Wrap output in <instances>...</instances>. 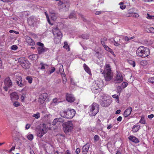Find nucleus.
Here are the masks:
<instances>
[{
	"label": "nucleus",
	"instance_id": "5fc2aeb1",
	"mask_svg": "<svg viewBox=\"0 0 154 154\" xmlns=\"http://www.w3.org/2000/svg\"><path fill=\"white\" fill-rule=\"evenodd\" d=\"M25 95L24 94H23L21 97V101L22 102H23L24 101V99H25Z\"/></svg>",
	"mask_w": 154,
	"mask_h": 154
},
{
	"label": "nucleus",
	"instance_id": "72a5a7b5",
	"mask_svg": "<svg viewBox=\"0 0 154 154\" xmlns=\"http://www.w3.org/2000/svg\"><path fill=\"white\" fill-rule=\"evenodd\" d=\"M26 79L28 81V82L31 84L32 82V79L31 76H27L26 77Z\"/></svg>",
	"mask_w": 154,
	"mask_h": 154
},
{
	"label": "nucleus",
	"instance_id": "c756f323",
	"mask_svg": "<svg viewBox=\"0 0 154 154\" xmlns=\"http://www.w3.org/2000/svg\"><path fill=\"white\" fill-rule=\"evenodd\" d=\"M64 44L63 48L67 50L68 51H70V48L67 42H65L64 43Z\"/></svg>",
	"mask_w": 154,
	"mask_h": 154
},
{
	"label": "nucleus",
	"instance_id": "8fccbe9b",
	"mask_svg": "<svg viewBox=\"0 0 154 154\" xmlns=\"http://www.w3.org/2000/svg\"><path fill=\"white\" fill-rule=\"evenodd\" d=\"M94 141H96L99 140V137L97 135H95L94 137Z\"/></svg>",
	"mask_w": 154,
	"mask_h": 154
},
{
	"label": "nucleus",
	"instance_id": "9b49d317",
	"mask_svg": "<svg viewBox=\"0 0 154 154\" xmlns=\"http://www.w3.org/2000/svg\"><path fill=\"white\" fill-rule=\"evenodd\" d=\"M20 65L22 67L26 69H29L30 66V64L28 60H24V59L20 60Z\"/></svg>",
	"mask_w": 154,
	"mask_h": 154
},
{
	"label": "nucleus",
	"instance_id": "09e8293b",
	"mask_svg": "<svg viewBox=\"0 0 154 154\" xmlns=\"http://www.w3.org/2000/svg\"><path fill=\"white\" fill-rule=\"evenodd\" d=\"M140 64L144 66L146 65L147 63L146 60H143L140 62Z\"/></svg>",
	"mask_w": 154,
	"mask_h": 154
},
{
	"label": "nucleus",
	"instance_id": "e2e57ef3",
	"mask_svg": "<svg viewBox=\"0 0 154 154\" xmlns=\"http://www.w3.org/2000/svg\"><path fill=\"white\" fill-rule=\"evenodd\" d=\"M80 151V149L79 148H77L76 149V150L75 152L76 153L78 154L79 153Z\"/></svg>",
	"mask_w": 154,
	"mask_h": 154
},
{
	"label": "nucleus",
	"instance_id": "a18cd8bd",
	"mask_svg": "<svg viewBox=\"0 0 154 154\" xmlns=\"http://www.w3.org/2000/svg\"><path fill=\"white\" fill-rule=\"evenodd\" d=\"M14 102L13 103V105L15 107H17L20 106V103L17 101H14Z\"/></svg>",
	"mask_w": 154,
	"mask_h": 154
},
{
	"label": "nucleus",
	"instance_id": "2f4dec72",
	"mask_svg": "<svg viewBox=\"0 0 154 154\" xmlns=\"http://www.w3.org/2000/svg\"><path fill=\"white\" fill-rule=\"evenodd\" d=\"M112 97L114 99H116V102L118 103H119V97L118 95L117 94H114L112 95Z\"/></svg>",
	"mask_w": 154,
	"mask_h": 154
},
{
	"label": "nucleus",
	"instance_id": "bb28decb",
	"mask_svg": "<svg viewBox=\"0 0 154 154\" xmlns=\"http://www.w3.org/2000/svg\"><path fill=\"white\" fill-rule=\"evenodd\" d=\"M103 47L106 50L110 52L111 54L114 55V56H115V54L112 50L109 48L108 46L105 45L103 46Z\"/></svg>",
	"mask_w": 154,
	"mask_h": 154
},
{
	"label": "nucleus",
	"instance_id": "7ed1b4c3",
	"mask_svg": "<svg viewBox=\"0 0 154 154\" xmlns=\"http://www.w3.org/2000/svg\"><path fill=\"white\" fill-rule=\"evenodd\" d=\"M136 54L138 56L142 58H145L149 55V50L148 48L143 46H141L137 50Z\"/></svg>",
	"mask_w": 154,
	"mask_h": 154
},
{
	"label": "nucleus",
	"instance_id": "393cba45",
	"mask_svg": "<svg viewBox=\"0 0 154 154\" xmlns=\"http://www.w3.org/2000/svg\"><path fill=\"white\" fill-rule=\"evenodd\" d=\"M50 13L51 14V19L54 21H55L57 17V14L55 13L54 11H53V12H50Z\"/></svg>",
	"mask_w": 154,
	"mask_h": 154
},
{
	"label": "nucleus",
	"instance_id": "39448f33",
	"mask_svg": "<svg viewBox=\"0 0 154 154\" xmlns=\"http://www.w3.org/2000/svg\"><path fill=\"white\" fill-rule=\"evenodd\" d=\"M54 36V41L56 44L60 42L62 37L63 35L57 27L54 28L52 30Z\"/></svg>",
	"mask_w": 154,
	"mask_h": 154
},
{
	"label": "nucleus",
	"instance_id": "473e14b6",
	"mask_svg": "<svg viewBox=\"0 0 154 154\" xmlns=\"http://www.w3.org/2000/svg\"><path fill=\"white\" fill-rule=\"evenodd\" d=\"M81 37L83 39H88L89 38V34H84L81 35Z\"/></svg>",
	"mask_w": 154,
	"mask_h": 154
},
{
	"label": "nucleus",
	"instance_id": "49530a36",
	"mask_svg": "<svg viewBox=\"0 0 154 154\" xmlns=\"http://www.w3.org/2000/svg\"><path fill=\"white\" fill-rule=\"evenodd\" d=\"M128 83L126 82H123L121 85L122 87L123 88H125L128 85Z\"/></svg>",
	"mask_w": 154,
	"mask_h": 154
},
{
	"label": "nucleus",
	"instance_id": "f03ea898",
	"mask_svg": "<svg viewBox=\"0 0 154 154\" xmlns=\"http://www.w3.org/2000/svg\"><path fill=\"white\" fill-rule=\"evenodd\" d=\"M75 111L73 109H68L65 110H62L60 112V115L63 118L68 119H72L75 116Z\"/></svg>",
	"mask_w": 154,
	"mask_h": 154
},
{
	"label": "nucleus",
	"instance_id": "13d9d810",
	"mask_svg": "<svg viewBox=\"0 0 154 154\" xmlns=\"http://www.w3.org/2000/svg\"><path fill=\"white\" fill-rule=\"evenodd\" d=\"M15 149V146H14L12 147V148L9 150V152H11L12 151L14 150Z\"/></svg>",
	"mask_w": 154,
	"mask_h": 154
},
{
	"label": "nucleus",
	"instance_id": "6e6552de",
	"mask_svg": "<svg viewBox=\"0 0 154 154\" xmlns=\"http://www.w3.org/2000/svg\"><path fill=\"white\" fill-rule=\"evenodd\" d=\"M112 100L111 99H109L106 96H103L100 100V105L103 107L108 106L111 103Z\"/></svg>",
	"mask_w": 154,
	"mask_h": 154
},
{
	"label": "nucleus",
	"instance_id": "37998d69",
	"mask_svg": "<svg viewBox=\"0 0 154 154\" xmlns=\"http://www.w3.org/2000/svg\"><path fill=\"white\" fill-rule=\"evenodd\" d=\"M114 45L115 46H118L120 45V44L119 42V41H117L115 40H114Z\"/></svg>",
	"mask_w": 154,
	"mask_h": 154
},
{
	"label": "nucleus",
	"instance_id": "6ab92c4d",
	"mask_svg": "<svg viewBox=\"0 0 154 154\" xmlns=\"http://www.w3.org/2000/svg\"><path fill=\"white\" fill-rule=\"evenodd\" d=\"M59 4L60 5H62V7L65 9L66 11L68 10L69 7L70 5L69 3L66 2L63 3L61 1L59 2Z\"/></svg>",
	"mask_w": 154,
	"mask_h": 154
},
{
	"label": "nucleus",
	"instance_id": "a211bd4d",
	"mask_svg": "<svg viewBox=\"0 0 154 154\" xmlns=\"http://www.w3.org/2000/svg\"><path fill=\"white\" fill-rule=\"evenodd\" d=\"M90 145L89 143H87L84 145L82 148V152L83 154H86L88 151Z\"/></svg>",
	"mask_w": 154,
	"mask_h": 154
},
{
	"label": "nucleus",
	"instance_id": "79ce46f5",
	"mask_svg": "<svg viewBox=\"0 0 154 154\" xmlns=\"http://www.w3.org/2000/svg\"><path fill=\"white\" fill-rule=\"evenodd\" d=\"M27 137L29 140H32L33 138V136L32 134H30L27 136Z\"/></svg>",
	"mask_w": 154,
	"mask_h": 154
},
{
	"label": "nucleus",
	"instance_id": "0eeeda50",
	"mask_svg": "<svg viewBox=\"0 0 154 154\" xmlns=\"http://www.w3.org/2000/svg\"><path fill=\"white\" fill-rule=\"evenodd\" d=\"M102 84V82H100L98 81H96V83L91 86V88L92 92L95 94H97L100 91Z\"/></svg>",
	"mask_w": 154,
	"mask_h": 154
},
{
	"label": "nucleus",
	"instance_id": "423d86ee",
	"mask_svg": "<svg viewBox=\"0 0 154 154\" xmlns=\"http://www.w3.org/2000/svg\"><path fill=\"white\" fill-rule=\"evenodd\" d=\"M63 130L66 134L71 132L73 128V125L72 122L70 121H67L62 125Z\"/></svg>",
	"mask_w": 154,
	"mask_h": 154
},
{
	"label": "nucleus",
	"instance_id": "4c0bfd02",
	"mask_svg": "<svg viewBox=\"0 0 154 154\" xmlns=\"http://www.w3.org/2000/svg\"><path fill=\"white\" fill-rule=\"evenodd\" d=\"M119 5H120V8L122 10L125 9L126 8V6L123 5V3L122 2H120Z\"/></svg>",
	"mask_w": 154,
	"mask_h": 154
},
{
	"label": "nucleus",
	"instance_id": "f3484780",
	"mask_svg": "<svg viewBox=\"0 0 154 154\" xmlns=\"http://www.w3.org/2000/svg\"><path fill=\"white\" fill-rule=\"evenodd\" d=\"M26 40L28 44L30 45H34L35 44L34 41L29 36H26Z\"/></svg>",
	"mask_w": 154,
	"mask_h": 154
},
{
	"label": "nucleus",
	"instance_id": "c9c22d12",
	"mask_svg": "<svg viewBox=\"0 0 154 154\" xmlns=\"http://www.w3.org/2000/svg\"><path fill=\"white\" fill-rule=\"evenodd\" d=\"M33 117H35L36 119H38L40 117V113L39 112H37L36 114H34L32 115Z\"/></svg>",
	"mask_w": 154,
	"mask_h": 154
},
{
	"label": "nucleus",
	"instance_id": "e433bc0d",
	"mask_svg": "<svg viewBox=\"0 0 154 154\" xmlns=\"http://www.w3.org/2000/svg\"><path fill=\"white\" fill-rule=\"evenodd\" d=\"M148 81L150 83H152L154 85V77L149 78Z\"/></svg>",
	"mask_w": 154,
	"mask_h": 154
},
{
	"label": "nucleus",
	"instance_id": "9d476101",
	"mask_svg": "<svg viewBox=\"0 0 154 154\" xmlns=\"http://www.w3.org/2000/svg\"><path fill=\"white\" fill-rule=\"evenodd\" d=\"M4 85L3 88L6 91H8V88L12 86L13 83L9 77H7L5 79Z\"/></svg>",
	"mask_w": 154,
	"mask_h": 154
},
{
	"label": "nucleus",
	"instance_id": "ea45409f",
	"mask_svg": "<svg viewBox=\"0 0 154 154\" xmlns=\"http://www.w3.org/2000/svg\"><path fill=\"white\" fill-rule=\"evenodd\" d=\"M128 63L132 65L133 67H134L135 66V61L132 60H129L128 61Z\"/></svg>",
	"mask_w": 154,
	"mask_h": 154
},
{
	"label": "nucleus",
	"instance_id": "69168bd1",
	"mask_svg": "<svg viewBox=\"0 0 154 154\" xmlns=\"http://www.w3.org/2000/svg\"><path fill=\"white\" fill-rule=\"evenodd\" d=\"M30 125H29V124H27L26 126V127H25L26 129H29L30 128Z\"/></svg>",
	"mask_w": 154,
	"mask_h": 154
},
{
	"label": "nucleus",
	"instance_id": "4be33fe9",
	"mask_svg": "<svg viewBox=\"0 0 154 154\" xmlns=\"http://www.w3.org/2000/svg\"><path fill=\"white\" fill-rule=\"evenodd\" d=\"M128 138L130 140L135 143H138L140 142L138 138L134 136H131L128 137Z\"/></svg>",
	"mask_w": 154,
	"mask_h": 154
},
{
	"label": "nucleus",
	"instance_id": "4d7b16f0",
	"mask_svg": "<svg viewBox=\"0 0 154 154\" xmlns=\"http://www.w3.org/2000/svg\"><path fill=\"white\" fill-rule=\"evenodd\" d=\"M150 31L151 33H154V28L152 27H150L149 28Z\"/></svg>",
	"mask_w": 154,
	"mask_h": 154
},
{
	"label": "nucleus",
	"instance_id": "dca6fc26",
	"mask_svg": "<svg viewBox=\"0 0 154 154\" xmlns=\"http://www.w3.org/2000/svg\"><path fill=\"white\" fill-rule=\"evenodd\" d=\"M22 78L20 76H18L16 79L17 84L20 87H23L24 86V84L22 83Z\"/></svg>",
	"mask_w": 154,
	"mask_h": 154
},
{
	"label": "nucleus",
	"instance_id": "7c9ffc66",
	"mask_svg": "<svg viewBox=\"0 0 154 154\" xmlns=\"http://www.w3.org/2000/svg\"><path fill=\"white\" fill-rule=\"evenodd\" d=\"M38 53L39 54H41L45 51V49L43 48H38Z\"/></svg>",
	"mask_w": 154,
	"mask_h": 154
},
{
	"label": "nucleus",
	"instance_id": "680f3d73",
	"mask_svg": "<svg viewBox=\"0 0 154 154\" xmlns=\"http://www.w3.org/2000/svg\"><path fill=\"white\" fill-rule=\"evenodd\" d=\"M63 84H65L66 82V78H63Z\"/></svg>",
	"mask_w": 154,
	"mask_h": 154
},
{
	"label": "nucleus",
	"instance_id": "bf43d9fd",
	"mask_svg": "<svg viewBox=\"0 0 154 154\" xmlns=\"http://www.w3.org/2000/svg\"><path fill=\"white\" fill-rule=\"evenodd\" d=\"M154 116V115L153 114H151L150 115H149L148 116V117L149 119H152V118H153Z\"/></svg>",
	"mask_w": 154,
	"mask_h": 154
},
{
	"label": "nucleus",
	"instance_id": "ddd939ff",
	"mask_svg": "<svg viewBox=\"0 0 154 154\" xmlns=\"http://www.w3.org/2000/svg\"><path fill=\"white\" fill-rule=\"evenodd\" d=\"M123 77L120 73H117L114 80L115 83H120L123 81Z\"/></svg>",
	"mask_w": 154,
	"mask_h": 154
},
{
	"label": "nucleus",
	"instance_id": "864d4df0",
	"mask_svg": "<svg viewBox=\"0 0 154 154\" xmlns=\"http://www.w3.org/2000/svg\"><path fill=\"white\" fill-rule=\"evenodd\" d=\"M58 100L57 98H55L53 100L52 102L51 103V104L53 103H55L56 104L57 103Z\"/></svg>",
	"mask_w": 154,
	"mask_h": 154
},
{
	"label": "nucleus",
	"instance_id": "de8ad7c7",
	"mask_svg": "<svg viewBox=\"0 0 154 154\" xmlns=\"http://www.w3.org/2000/svg\"><path fill=\"white\" fill-rule=\"evenodd\" d=\"M18 48V47L15 45H12L11 47V49L13 50H16Z\"/></svg>",
	"mask_w": 154,
	"mask_h": 154
},
{
	"label": "nucleus",
	"instance_id": "cd10ccee",
	"mask_svg": "<svg viewBox=\"0 0 154 154\" xmlns=\"http://www.w3.org/2000/svg\"><path fill=\"white\" fill-rule=\"evenodd\" d=\"M139 123H140L145 124L146 123V122L145 119V117L144 116L142 115L141 116V118L139 121Z\"/></svg>",
	"mask_w": 154,
	"mask_h": 154
},
{
	"label": "nucleus",
	"instance_id": "6e6d98bb",
	"mask_svg": "<svg viewBox=\"0 0 154 154\" xmlns=\"http://www.w3.org/2000/svg\"><path fill=\"white\" fill-rule=\"evenodd\" d=\"M114 40H115L117 41H119V42L121 43V42L120 41L121 40L120 38L119 37H116L115 38Z\"/></svg>",
	"mask_w": 154,
	"mask_h": 154
},
{
	"label": "nucleus",
	"instance_id": "aec40b11",
	"mask_svg": "<svg viewBox=\"0 0 154 154\" xmlns=\"http://www.w3.org/2000/svg\"><path fill=\"white\" fill-rule=\"evenodd\" d=\"M132 110V109L131 107H130L127 109L125 111L124 113V116L125 117H126L130 115Z\"/></svg>",
	"mask_w": 154,
	"mask_h": 154
},
{
	"label": "nucleus",
	"instance_id": "f257e3e1",
	"mask_svg": "<svg viewBox=\"0 0 154 154\" xmlns=\"http://www.w3.org/2000/svg\"><path fill=\"white\" fill-rule=\"evenodd\" d=\"M105 67L104 69L103 70L102 69L101 72L103 74L105 81H109L113 77L111 66L109 64H106Z\"/></svg>",
	"mask_w": 154,
	"mask_h": 154
},
{
	"label": "nucleus",
	"instance_id": "774afa93",
	"mask_svg": "<svg viewBox=\"0 0 154 154\" xmlns=\"http://www.w3.org/2000/svg\"><path fill=\"white\" fill-rule=\"evenodd\" d=\"M30 154H35L33 150L31 148L30 149Z\"/></svg>",
	"mask_w": 154,
	"mask_h": 154
},
{
	"label": "nucleus",
	"instance_id": "20e7f679",
	"mask_svg": "<svg viewBox=\"0 0 154 154\" xmlns=\"http://www.w3.org/2000/svg\"><path fill=\"white\" fill-rule=\"evenodd\" d=\"M99 105L97 103H93L89 107L88 113L91 116H95L99 111Z\"/></svg>",
	"mask_w": 154,
	"mask_h": 154
},
{
	"label": "nucleus",
	"instance_id": "a878e982",
	"mask_svg": "<svg viewBox=\"0 0 154 154\" xmlns=\"http://www.w3.org/2000/svg\"><path fill=\"white\" fill-rule=\"evenodd\" d=\"M138 124L133 126L132 131L134 132L135 133L137 132L139 129L140 126Z\"/></svg>",
	"mask_w": 154,
	"mask_h": 154
},
{
	"label": "nucleus",
	"instance_id": "a19ab883",
	"mask_svg": "<svg viewBox=\"0 0 154 154\" xmlns=\"http://www.w3.org/2000/svg\"><path fill=\"white\" fill-rule=\"evenodd\" d=\"M76 15L75 14V13L74 12H72V13H71L69 16V18H76Z\"/></svg>",
	"mask_w": 154,
	"mask_h": 154
},
{
	"label": "nucleus",
	"instance_id": "5701e85b",
	"mask_svg": "<svg viewBox=\"0 0 154 154\" xmlns=\"http://www.w3.org/2000/svg\"><path fill=\"white\" fill-rule=\"evenodd\" d=\"M64 120L62 118H57L54 119L52 122V125H55L57 122L63 123Z\"/></svg>",
	"mask_w": 154,
	"mask_h": 154
},
{
	"label": "nucleus",
	"instance_id": "58836bf2",
	"mask_svg": "<svg viewBox=\"0 0 154 154\" xmlns=\"http://www.w3.org/2000/svg\"><path fill=\"white\" fill-rule=\"evenodd\" d=\"M146 18L149 20H154V16L151 15H150L149 14H147V16Z\"/></svg>",
	"mask_w": 154,
	"mask_h": 154
},
{
	"label": "nucleus",
	"instance_id": "603ef678",
	"mask_svg": "<svg viewBox=\"0 0 154 154\" xmlns=\"http://www.w3.org/2000/svg\"><path fill=\"white\" fill-rule=\"evenodd\" d=\"M55 70V68L54 67H52V69L49 72V74H51L53 73Z\"/></svg>",
	"mask_w": 154,
	"mask_h": 154
},
{
	"label": "nucleus",
	"instance_id": "4468645a",
	"mask_svg": "<svg viewBox=\"0 0 154 154\" xmlns=\"http://www.w3.org/2000/svg\"><path fill=\"white\" fill-rule=\"evenodd\" d=\"M66 99L67 101L69 102H73L75 100V98L73 95L68 93L66 94Z\"/></svg>",
	"mask_w": 154,
	"mask_h": 154
},
{
	"label": "nucleus",
	"instance_id": "b1692460",
	"mask_svg": "<svg viewBox=\"0 0 154 154\" xmlns=\"http://www.w3.org/2000/svg\"><path fill=\"white\" fill-rule=\"evenodd\" d=\"M83 68L85 71L90 75H91V70L89 67L85 64H83Z\"/></svg>",
	"mask_w": 154,
	"mask_h": 154
},
{
	"label": "nucleus",
	"instance_id": "0e129e2a",
	"mask_svg": "<svg viewBox=\"0 0 154 154\" xmlns=\"http://www.w3.org/2000/svg\"><path fill=\"white\" fill-rule=\"evenodd\" d=\"M122 117L121 116H119L118 118H117V120L118 121L121 122L122 120Z\"/></svg>",
	"mask_w": 154,
	"mask_h": 154
},
{
	"label": "nucleus",
	"instance_id": "f704fd0d",
	"mask_svg": "<svg viewBox=\"0 0 154 154\" xmlns=\"http://www.w3.org/2000/svg\"><path fill=\"white\" fill-rule=\"evenodd\" d=\"M27 21L28 23L31 26L33 25L34 24V22L33 21H32V23L31 22L32 21V19L31 18H29L28 19Z\"/></svg>",
	"mask_w": 154,
	"mask_h": 154
},
{
	"label": "nucleus",
	"instance_id": "052dcab7",
	"mask_svg": "<svg viewBox=\"0 0 154 154\" xmlns=\"http://www.w3.org/2000/svg\"><path fill=\"white\" fill-rule=\"evenodd\" d=\"M37 45H39V46H40L41 47H43V46H44V44L40 42H38L37 43Z\"/></svg>",
	"mask_w": 154,
	"mask_h": 154
},
{
	"label": "nucleus",
	"instance_id": "c03bdc74",
	"mask_svg": "<svg viewBox=\"0 0 154 154\" xmlns=\"http://www.w3.org/2000/svg\"><path fill=\"white\" fill-rule=\"evenodd\" d=\"M41 65V69L43 70L45 69V66H48V65L44 64L42 63H41L40 64Z\"/></svg>",
	"mask_w": 154,
	"mask_h": 154
},
{
	"label": "nucleus",
	"instance_id": "338daca9",
	"mask_svg": "<svg viewBox=\"0 0 154 154\" xmlns=\"http://www.w3.org/2000/svg\"><path fill=\"white\" fill-rule=\"evenodd\" d=\"M124 40H125V41L126 42L129 41V38L127 36H125L124 38Z\"/></svg>",
	"mask_w": 154,
	"mask_h": 154
},
{
	"label": "nucleus",
	"instance_id": "c85d7f7f",
	"mask_svg": "<svg viewBox=\"0 0 154 154\" xmlns=\"http://www.w3.org/2000/svg\"><path fill=\"white\" fill-rule=\"evenodd\" d=\"M38 55L36 54H32L29 56V58L32 60H33L38 58Z\"/></svg>",
	"mask_w": 154,
	"mask_h": 154
},
{
	"label": "nucleus",
	"instance_id": "2eb2a0df",
	"mask_svg": "<svg viewBox=\"0 0 154 154\" xmlns=\"http://www.w3.org/2000/svg\"><path fill=\"white\" fill-rule=\"evenodd\" d=\"M10 96L11 100L12 102L15 101L16 100H18L19 98L16 92L11 93Z\"/></svg>",
	"mask_w": 154,
	"mask_h": 154
},
{
	"label": "nucleus",
	"instance_id": "412c9836",
	"mask_svg": "<svg viewBox=\"0 0 154 154\" xmlns=\"http://www.w3.org/2000/svg\"><path fill=\"white\" fill-rule=\"evenodd\" d=\"M134 12V8H131L128 10L127 12L125 14V16L126 17H131V14H133Z\"/></svg>",
	"mask_w": 154,
	"mask_h": 154
},
{
	"label": "nucleus",
	"instance_id": "f8f14e48",
	"mask_svg": "<svg viewBox=\"0 0 154 154\" xmlns=\"http://www.w3.org/2000/svg\"><path fill=\"white\" fill-rule=\"evenodd\" d=\"M48 96V95L46 93L42 94L40 96L38 99V102L41 104L43 103Z\"/></svg>",
	"mask_w": 154,
	"mask_h": 154
},
{
	"label": "nucleus",
	"instance_id": "1a4fd4ad",
	"mask_svg": "<svg viewBox=\"0 0 154 154\" xmlns=\"http://www.w3.org/2000/svg\"><path fill=\"white\" fill-rule=\"evenodd\" d=\"M47 127L45 124H43L40 127L37 132V136L39 137H42L47 132Z\"/></svg>",
	"mask_w": 154,
	"mask_h": 154
},
{
	"label": "nucleus",
	"instance_id": "3c124183",
	"mask_svg": "<svg viewBox=\"0 0 154 154\" xmlns=\"http://www.w3.org/2000/svg\"><path fill=\"white\" fill-rule=\"evenodd\" d=\"M131 17H139V15L137 14L134 12L133 14H131Z\"/></svg>",
	"mask_w": 154,
	"mask_h": 154
}]
</instances>
